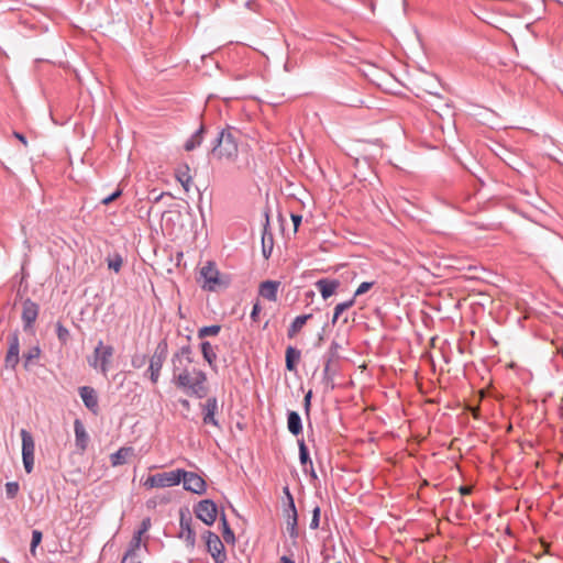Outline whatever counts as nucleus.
<instances>
[{
	"mask_svg": "<svg viewBox=\"0 0 563 563\" xmlns=\"http://www.w3.org/2000/svg\"><path fill=\"white\" fill-rule=\"evenodd\" d=\"M194 362L192 349L189 344L181 346L176 351L170 360L172 364V382L185 394L198 399H202L208 395L207 374L197 368L189 369V365Z\"/></svg>",
	"mask_w": 563,
	"mask_h": 563,
	"instance_id": "1",
	"label": "nucleus"
},
{
	"mask_svg": "<svg viewBox=\"0 0 563 563\" xmlns=\"http://www.w3.org/2000/svg\"><path fill=\"white\" fill-rule=\"evenodd\" d=\"M238 134L239 131L232 126L222 129L214 140L211 154L218 159L235 161L239 154Z\"/></svg>",
	"mask_w": 563,
	"mask_h": 563,
	"instance_id": "2",
	"label": "nucleus"
},
{
	"mask_svg": "<svg viewBox=\"0 0 563 563\" xmlns=\"http://www.w3.org/2000/svg\"><path fill=\"white\" fill-rule=\"evenodd\" d=\"M200 277L203 279L202 288L208 291H216L219 288H225L229 285L228 279H223L214 262L208 261L200 269Z\"/></svg>",
	"mask_w": 563,
	"mask_h": 563,
	"instance_id": "3",
	"label": "nucleus"
},
{
	"mask_svg": "<svg viewBox=\"0 0 563 563\" xmlns=\"http://www.w3.org/2000/svg\"><path fill=\"white\" fill-rule=\"evenodd\" d=\"M184 474L180 473V468L173 470L169 472L156 473L150 475L143 483L144 487L151 488H164L179 485Z\"/></svg>",
	"mask_w": 563,
	"mask_h": 563,
	"instance_id": "4",
	"label": "nucleus"
},
{
	"mask_svg": "<svg viewBox=\"0 0 563 563\" xmlns=\"http://www.w3.org/2000/svg\"><path fill=\"white\" fill-rule=\"evenodd\" d=\"M113 352L114 350L111 345H104L100 340L95 347L92 355L88 357L89 366L95 369H99L103 375H107Z\"/></svg>",
	"mask_w": 563,
	"mask_h": 563,
	"instance_id": "5",
	"label": "nucleus"
},
{
	"mask_svg": "<svg viewBox=\"0 0 563 563\" xmlns=\"http://www.w3.org/2000/svg\"><path fill=\"white\" fill-rule=\"evenodd\" d=\"M21 439H22V461L24 470L27 474L32 473L34 468V452H35V443L32 434L25 430H21Z\"/></svg>",
	"mask_w": 563,
	"mask_h": 563,
	"instance_id": "6",
	"label": "nucleus"
},
{
	"mask_svg": "<svg viewBox=\"0 0 563 563\" xmlns=\"http://www.w3.org/2000/svg\"><path fill=\"white\" fill-rule=\"evenodd\" d=\"M203 538L206 540L207 551L211 554L214 563H224L227 561V554L223 542L219 536L208 530Z\"/></svg>",
	"mask_w": 563,
	"mask_h": 563,
	"instance_id": "7",
	"label": "nucleus"
},
{
	"mask_svg": "<svg viewBox=\"0 0 563 563\" xmlns=\"http://www.w3.org/2000/svg\"><path fill=\"white\" fill-rule=\"evenodd\" d=\"M8 344L9 347L4 357V366L5 368L15 371L20 362V338L18 331H13L8 335Z\"/></svg>",
	"mask_w": 563,
	"mask_h": 563,
	"instance_id": "8",
	"label": "nucleus"
},
{
	"mask_svg": "<svg viewBox=\"0 0 563 563\" xmlns=\"http://www.w3.org/2000/svg\"><path fill=\"white\" fill-rule=\"evenodd\" d=\"M195 514L207 526H212L217 520L218 508L213 500H200L195 507Z\"/></svg>",
	"mask_w": 563,
	"mask_h": 563,
	"instance_id": "9",
	"label": "nucleus"
},
{
	"mask_svg": "<svg viewBox=\"0 0 563 563\" xmlns=\"http://www.w3.org/2000/svg\"><path fill=\"white\" fill-rule=\"evenodd\" d=\"M180 473L184 474L181 482L186 490L197 495H202L206 493L207 484L200 475L194 472L185 471L183 468H180Z\"/></svg>",
	"mask_w": 563,
	"mask_h": 563,
	"instance_id": "10",
	"label": "nucleus"
},
{
	"mask_svg": "<svg viewBox=\"0 0 563 563\" xmlns=\"http://www.w3.org/2000/svg\"><path fill=\"white\" fill-rule=\"evenodd\" d=\"M201 410H202V422L203 424L208 426L211 424L218 429H220V423L218 419L216 418V413L218 412L219 406H218V399L217 397H209L207 398L205 404H201Z\"/></svg>",
	"mask_w": 563,
	"mask_h": 563,
	"instance_id": "11",
	"label": "nucleus"
},
{
	"mask_svg": "<svg viewBox=\"0 0 563 563\" xmlns=\"http://www.w3.org/2000/svg\"><path fill=\"white\" fill-rule=\"evenodd\" d=\"M192 518L188 511H180V532L179 538L184 539L189 547H194L196 543V532L191 528Z\"/></svg>",
	"mask_w": 563,
	"mask_h": 563,
	"instance_id": "12",
	"label": "nucleus"
},
{
	"mask_svg": "<svg viewBox=\"0 0 563 563\" xmlns=\"http://www.w3.org/2000/svg\"><path fill=\"white\" fill-rule=\"evenodd\" d=\"M38 305L32 301L30 298L25 299L22 305V322L24 330H29L33 327L38 316Z\"/></svg>",
	"mask_w": 563,
	"mask_h": 563,
	"instance_id": "13",
	"label": "nucleus"
},
{
	"mask_svg": "<svg viewBox=\"0 0 563 563\" xmlns=\"http://www.w3.org/2000/svg\"><path fill=\"white\" fill-rule=\"evenodd\" d=\"M340 285V280L335 278H320L314 283L316 288L324 300L333 296Z\"/></svg>",
	"mask_w": 563,
	"mask_h": 563,
	"instance_id": "14",
	"label": "nucleus"
},
{
	"mask_svg": "<svg viewBox=\"0 0 563 563\" xmlns=\"http://www.w3.org/2000/svg\"><path fill=\"white\" fill-rule=\"evenodd\" d=\"M286 512V522H287V530L289 533V537L291 539L298 538V512L296 509L295 500H290V503H287V507L285 509Z\"/></svg>",
	"mask_w": 563,
	"mask_h": 563,
	"instance_id": "15",
	"label": "nucleus"
},
{
	"mask_svg": "<svg viewBox=\"0 0 563 563\" xmlns=\"http://www.w3.org/2000/svg\"><path fill=\"white\" fill-rule=\"evenodd\" d=\"M280 282L278 280H264L258 286V295L268 301H277Z\"/></svg>",
	"mask_w": 563,
	"mask_h": 563,
	"instance_id": "16",
	"label": "nucleus"
},
{
	"mask_svg": "<svg viewBox=\"0 0 563 563\" xmlns=\"http://www.w3.org/2000/svg\"><path fill=\"white\" fill-rule=\"evenodd\" d=\"M79 395L85 407L92 413L97 415L99 410V404L96 390L90 386H82L79 388Z\"/></svg>",
	"mask_w": 563,
	"mask_h": 563,
	"instance_id": "17",
	"label": "nucleus"
},
{
	"mask_svg": "<svg viewBox=\"0 0 563 563\" xmlns=\"http://www.w3.org/2000/svg\"><path fill=\"white\" fill-rule=\"evenodd\" d=\"M74 431H75L76 448L81 452L86 451L88 443H89V435H88L81 420L76 419L74 421Z\"/></svg>",
	"mask_w": 563,
	"mask_h": 563,
	"instance_id": "18",
	"label": "nucleus"
},
{
	"mask_svg": "<svg viewBox=\"0 0 563 563\" xmlns=\"http://www.w3.org/2000/svg\"><path fill=\"white\" fill-rule=\"evenodd\" d=\"M175 177L181 184L184 190L186 192L189 191L190 185L192 183V177L190 174V167L188 164H181L175 169Z\"/></svg>",
	"mask_w": 563,
	"mask_h": 563,
	"instance_id": "19",
	"label": "nucleus"
},
{
	"mask_svg": "<svg viewBox=\"0 0 563 563\" xmlns=\"http://www.w3.org/2000/svg\"><path fill=\"white\" fill-rule=\"evenodd\" d=\"M200 349L205 361L212 369H217V352L216 347L209 341H202Z\"/></svg>",
	"mask_w": 563,
	"mask_h": 563,
	"instance_id": "20",
	"label": "nucleus"
},
{
	"mask_svg": "<svg viewBox=\"0 0 563 563\" xmlns=\"http://www.w3.org/2000/svg\"><path fill=\"white\" fill-rule=\"evenodd\" d=\"M311 318L312 313L297 316L287 329V336L289 339L295 338Z\"/></svg>",
	"mask_w": 563,
	"mask_h": 563,
	"instance_id": "21",
	"label": "nucleus"
},
{
	"mask_svg": "<svg viewBox=\"0 0 563 563\" xmlns=\"http://www.w3.org/2000/svg\"><path fill=\"white\" fill-rule=\"evenodd\" d=\"M287 428L288 431L295 437H298L299 434L302 433V421L301 417L297 411H288Z\"/></svg>",
	"mask_w": 563,
	"mask_h": 563,
	"instance_id": "22",
	"label": "nucleus"
},
{
	"mask_svg": "<svg viewBox=\"0 0 563 563\" xmlns=\"http://www.w3.org/2000/svg\"><path fill=\"white\" fill-rule=\"evenodd\" d=\"M267 227L268 221L266 222V225L264 227L262 233V254L265 260H268L271 257L274 249L273 234L268 231Z\"/></svg>",
	"mask_w": 563,
	"mask_h": 563,
	"instance_id": "23",
	"label": "nucleus"
},
{
	"mask_svg": "<svg viewBox=\"0 0 563 563\" xmlns=\"http://www.w3.org/2000/svg\"><path fill=\"white\" fill-rule=\"evenodd\" d=\"M148 362H150V364H148V368H147L146 373L148 374V377H150V380L152 382V384L155 385V384H157V382L159 379L161 372H162L165 361L157 360V358L151 356Z\"/></svg>",
	"mask_w": 563,
	"mask_h": 563,
	"instance_id": "24",
	"label": "nucleus"
},
{
	"mask_svg": "<svg viewBox=\"0 0 563 563\" xmlns=\"http://www.w3.org/2000/svg\"><path fill=\"white\" fill-rule=\"evenodd\" d=\"M42 350L38 344L31 346L26 352L23 353V366L27 371L35 362L40 358Z\"/></svg>",
	"mask_w": 563,
	"mask_h": 563,
	"instance_id": "25",
	"label": "nucleus"
},
{
	"mask_svg": "<svg viewBox=\"0 0 563 563\" xmlns=\"http://www.w3.org/2000/svg\"><path fill=\"white\" fill-rule=\"evenodd\" d=\"M300 356L301 352L298 349L288 346L285 355L286 368L290 372L295 371L297 363L300 361Z\"/></svg>",
	"mask_w": 563,
	"mask_h": 563,
	"instance_id": "26",
	"label": "nucleus"
},
{
	"mask_svg": "<svg viewBox=\"0 0 563 563\" xmlns=\"http://www.w3.org/2000/svg\"><path fill=\"white\" fill-rule=\"evenodd\" d=\"M205 126L201 124L199 129L186 141L184 148L187 152L194 151L203 140Z\"/></svg>",
	"mask_w": 563,
	"mask_h": 563,
	"instance_id": "27",
	"label": "nucleus"
},
{
	"mask_svg": "<svg viewBox=\"0 0 563 563\" xmlns=\"http://www.w3.org/2000/svg\"><path fill=\"white\" fill-rule=\"evenodd\" d=\"M132 453V448H120L118 451L110 455L112 466H119L126 463L128 456Z\"/></svg>",
	"mask_w": 563,
	"mask_h": 563,
	"instance_id": "28",
	"label": "nucleus"
},
{
	"mask_svg": "<svg viewBox=\"0 0 563 563\" xmlns=\"http://www.w3.org/2000/svg\"><path fill=\"white\" fill-rule=\"evenodd\" d=\"M298 449L300 464L302 465L303 473H307L308 465L312 464V461L309 456V451L303 439L298 440Z\"/></svg>",
	"mask_w": 563,
	"mask_h": 563,
	"instance_id": "29",
	"label": "nucleus"
},
{
	"mask_svg": "<svg viewBox=\"0 0 563 563\" xmlns=\"http://www.w3.org/2000/svg\"><path fill=\"white\" fill-rule=\"evenodd\" d=\"M355 303V300L354 298H351L346 301H343V302H340L338 303L335 307H334V311H333V316H332V320H331V323L334 325L340 316L347 309H350L353 305Z\"/></svg>",
	"mask_w": 563,
	"mask_h": 563,
	"instance_id": "30",
	"label": "nucleus"
},
{
	"mask_svg": "<svg viewBox=\"0 0 563 563\" xmlns=\"http://www.w3.org/2000/svg\"><path fill=\"white\" fill-rule=\"evenodd\" d=\"M221 526H222V537H223L224 542H227L229 544H234L235 536H234V532L232 531V529L230 528V525H229L224 514L221 516Z\"/></svg>",
	"mask_w": 563,
	"mask_h": 563,
	"instance_id": "31",
	"label": "nucleus"
},
{
	"mask_svg": "<svg viewBox=\"0 0 563 563\" xmlns=\"http://www.w3.org/2000/svg\"><path fill=\"white\" fill-rule=\"evenodd\" d=\"M167 354H168V344H167V341L165 339H163L157 343L152 357H155V358L162 360V361H166Z\"/></svg>",
	"mask_w": 563,
	"mask_h": 563,
	"instance_id": "32",
	"label": "nucleus"
},
{
	"mask_svg": "<svg viewBox=\"0 0 563 563\" xmlns=\"http://www.w3.org/2000/svg\"><path fill=\"white\" fill-rule=\"evenodd\" d=\"M56 335L59 342L65 345L70 338V332L62 322L58 321L56 323Z\"/></svg>",
	"mask_w": 563,
	"mask_h": 563,
	"instance_id": "33",
	"label": "nucleus"
},
{
	"mask_svg": "<svg viewBox=\"0 0 563 563\" xmlns=\"http://www.w3.org/2000/svg\"><path fill=\"white\" fill-rule=\"evenodd\" d=\"M221 330V327L219 324H212V325H206L198 330V336L200 339H203L206 336L210 335H217Z\"/></svg>",
	"mask_w": 563,
	"mask_h": 563,
	"instance_id": "34",
	"label": "nucleus"
},
{
	"mask_svg": "<svg viewBox=\"0 0 563 563\" xmlns=\"http://www.w3.org/2000/svg\"><path fill=\"white\" fill-rule=\"evenodd\" d=\"M42 539H43L42 531H40V530H33L32 531V540H31V545H30V552H31V554L33 556L36 555V548L41 543Z\"/></svg>",
	"mask_w": 563,
	"mask_h": 563,
	"instance_id": "35",
	"label": "nucleus"
},
{
	"mask_svg": "<svg viewBox=\"0 0 563 563\" xmlns=\"http://www.w3.org/2000/svg\"><path fill=\"white\" fill-rule=\"evenodd\" d=\"M107 262H108V267L110 269H113L115 273L120 272L122 264H123V260L120 254H115L113 257L108 258Z\"/></svg>",
	"mask_w": 563,
	"mask_h": 563,
	"instance_id": "36",
	"label": "nucleus"
},
{
	"mask_svg": "<svg viewBox=\"0 0 563 563\" xmlns=\"http://www.w3.org/2000/svg\"><path fill=\"white\" fill-rule=\"evenodd\" d=\"M146 361H147V356L145 354L136 353V354L132 355V357H131V365L134 368H141L146 364Z\"/></svg>",
	"mask_w": 563,
	"mask_h": 563,
	"instance_id": "37",
	"label": "nucleus"
},
{
	"mask_svg": "<svg viewBox=\"0 0 563 563\" xmlns=\"http://www.w3.org/2000/svg\"><path fill=\"white\" fill-rule=\"evenodd\" d=\"M121 563H141L137 551L128 549Z\"/></svg>",
	"mask_w": 563,
	"mask_h": 563,
	"instance_id": "38",
	"label": "nucleus"
},
{
	"mask_svg": "<svg viewBox=\"0 0 563 563\" xmlns=\"http://www.w3.org/2000/svg\"><path fill=\"white\" fill-rule=\"evenodd\" d=\"M20 486L18 482H8L5 484V494L8 498H14L19 493Z\"/></svg>",
	"mask_w": 563,
	"mask_h": 563,
	"instance_id": "39",
	"label": "nucleus"
},
{
	"mask_svg": "<svg viewBox=\"0 0 563 563\" xmlns=\"http://www.w3.org/2000/svg\"><path fill=\"white\" fill-rule=\"evenodd\" d=\"M374 285H375V282H363L356 288V290H355V292H354L352 298L355 299L357 296H361V295L367 292Z\"/></svg>",
	"mask_w": 563,
	"mask_h": 563,
	"instance_id": "40",
	"label": "nucleus"
},
{
	"mask_svg": "<svg viewBox=\"0 0 563 563\" xmlns=\"http://www.w3.org/2000/svg\"><path fill=\"white\" fill-rule=\"evenodd\" d=\"M320 525V507L316 506L312 510V518L310 521V529L316 530Z\"/></svg>",
	"mask_w": 563,
	"mask_h": 563,
	"instance_id": "41",
	"label": "nucleus"
},
{
	"mask_svg": "<svg viewBox=\"0 0 563 563\" xmlns=\"http://www.w3.org/2000/svg\"><path fill=\"white\" fill-rule=\"evenodd\" d=\"M141 543H142V536H140V533L134 532V534L129 543L128 549L133 550V551H139L141 549Z\"/></svg>",
	"mask_w": 563,
	"mask_h": 563,
	"instance_id": "42",
	"label": "nucleus"
},
{
	"mask_svg": "<svg viewBox=\"0 0 563 563\" xmlns=\"http://www.w3.org/2000/svg\"><path fill=\"white\" fill-rule=\"evenodd\" d=\"M152 526V522H151V518L150 517H146L142 520L139 529L135 531V533H140V536L143 537V534H145L150 528Z\"/></svg>",
	"mask_w": 563,
	"mask_h": 563,
	"instance_id": "43",
	"label": "nucleus"
},
{
	"mask_svg": "<svg viewBox=\"0 0 563 563\" xmlns=\"http://www.w3.org/2000/svg\"><path fill=\"white\" fill-rule=\"evenodd\" d=\"M122 195V189L121 188H118L115 191H113L111 195L104 197L102 200H101V203L104 205V206H108L110 205L112 201H114L115 199H118L120 196Z\"/></svg>",
	"mask_w": 563,
	"mask_h": 563,
	"instance_id": "44",
	"label": "nucleus"
},
{
	"mask_svg": "<svg viewBox=\"0 0 563 563\" xmlns=\"http://www.w3.org/2000/svg\"><path fill=\"white\" fill-rule=\"evenodd\" d=\"M339 349H340V344L336 341H332L330 346H329V351H328V353H327V355L324 357L325 358L327 357H332V360H333L334 357L338 356Z\"/></svg>",
	"mask_w": 563,
	"mask_h": 563,
	"instance_id": "45",
	"label": "nucleus"
},
{
	"mask_svg": "<svg viewBox=\"0 0 563 563\" xmlns=\"http://www.w3.org/2000/svg\"><path fill=\"white\" fill-rule=\"evenodd\" d=\"M311 398H312V391H311V390H309V391L305 395V398H303L305 412H306V415H307L308 417H309V415H310Z\"/></svg>",
	"mask_w": 563,
	"mask_h": 563,
	"instance_id": "46",
	"label": "nucleus"
},
{
	"mask_svg": "<svg viewBox=\"0 0 563 563\" xmlns=\"http://www.w3.org/2000/svg\"><path fill=\"white\" fill-rule=\"evenodd\" d=\"M262 310V307L260 305L258 301H256L254 305H253V308H252V311H251V319L256 322L258 320V314Z\"/></svg>",
	"mask_w": 563,
	"mask_h": 563,
	"instance_id": "47",
	"label": "nucleus"
},
{
	"mask_svg": "<svg viewBox=\"0 0 563 563\" xmlns=\"http://www.w3.org/2000/svg\"><path fill=\"white\" fill-rule=\"evenodd\" d=\"M291 218V221L294 223V228H295V231H298V228L302 221V216L301 214H296V213H291L290 216Z\"/></svg>",
	"mask_w": 563,
	"mask_h": 563,
	"instance_id": "48",
	"label": "nucleus"
},
{
	"mask_svg": "<svg viewBox=\"0 0 563 563\" xmlns=\"http://www.w3.org/2000/svg\"><path fill=\"white\" fill-rule=\"evenodd\" d=\"M331 363H332V357H327L324 367H323V376L324 377L329 376Z\"/></svg>",
	"mask_w": 563,
	"mask_h": 563,
	"instance_id": "49",
	"label": "nucleus"
},
{
	"mask_svg": "<svg viewBox=\"0 0 563 563\" xmlns=\"http://www.w3.org/2000/svg\"><path fill=\"white\" fill-rule=\"evenodd\" d=\"M310 476L311 479L316 481L318 479L317 473L314 471L313 464L308 465V472L306 473Z\"/></svg>",
	"mask_w": 563,
	"mask_h": 563,
	"instance_id": "50",
	"label": "nucleus"
},
{
	"mask_svg": "<svg viewBox=\"0 0 563 563\" xmlns=\"http://www.w3.org/2000/svg\"><path fill=\"white\" fill-rule=\"evenodd\" d=\"M13 136L22 142L25 146L27 145L26 137L22 133L15 131L13 132Z\"/></svg>",
	"mask_w": 563,
	"mask_h": 563,
	"instance_id": "51",
	"label": "nucleus"
},
{
	"mask_svg": "<svg viewBox=\"0 0 563 563\" xmlns=\"http://www.w3.org/2000/svg\"><path fill=\"white\" fill-rule=\"evenodd\" d=\"M459 492L461 495L465 496V495H470L472 493V488L470 486H461L459 488Z\"/></svg>",
	"mask_w": 563,
	"mask_h": 563,
	"instance_id": "52",
	"label": "nucleus"
},
{
	"mask_svg": "<svg viewBox=\"0 0 563 563\" xmlns=\"http://www.w3.org/2000/svg\"><path fill=\"white\" fill-rule=\"evenodd\" d=\"M283 492H284V496H286L288 503H290V500H294V497H292L288 486H285Z\"/></svg>",
	"mask_w": 563,
	"mask_h": 563,
	"instance_id": "53",
	"label": "nucleus"
},
{
	"mask_svg": "<svg viewBox=\"0 0 563 563\" xmlns=\"http://www.w3.org/2000/svg\"><path fill=\"white\" fill-rule=\"evenodd\" d=\"M179 404L181 405L183 408L189 410L190 409V402L188 399H180L179 400Z\"/></svg>",
	"mask_w": 563,
	"mask_h": 563,
	"instance_id": "54",
	"label": "nucleus"
},
{
	"mask_svg": "<svg viewBox=\"0 0 563 563\" xmlns=\"http://www.w3.org/2000/svg\"><path fill=\"white\" fill-rule=\"evenodd\" d=\"M279 563H295V561L286 555L282 556L280 558V562Z\"/></svg>",
	"mask_w": 563,
	"mask_h": 563,
	"instance_id": "55",
	"label": "nucleus"
},
{
	"mask_svg": "<svg viewBox=\"0 0 563 563\" xmlns=\"http://www.w3.org/2000/svg\"><path fill=\"white\" fill-rule=\"evenodd\" d=\"M254 4H255V2H254V1H246V2H245V5H246L249 9H251V10H254Z\"/></svg>",
	"mask_w": 563,
	"mask_h": 563,
	"instance_id": "56",
	"label": "nucleus"
},
{
	"mask_svg": "<svg viewBox=\"0 0 563 563\" xmlns=\"http://www.w3.org/2000/svg\"><path fill=\"white\" fill-rule=\"evenodd\" d=\"M556 350H558V353H559V354L562 356V358H563V343H562L560 346H558V349H556Z\"/></svg>",
	"mask_w": 563,
	"mask_h": 563,
	"instance_id": "57",
	"label": "nucleus"
},
{
	"mask_svg": "<svg viewBox=\"0 0 563 563\" xmlns=\"http://www.w3.org/2000/svg\"><path fill=\"white\" fill-rule=\"evenodd\" d=\"M164 194H161L158 197L155 198V201H158L162 197H163Z\"/></svg>",
	"mask_w": 563,
	"mask_h": 563,
	"instance_id": "58",
	"label": "nucleus"
},
{
	"mask_svg": "<svg viewBox=\"0 0 563 563\" xmlns=\"http://www.w3.org/2000/svg\"><path fill=\"white\" fill-rule=\"evenodd\" d=\"M336 563H342V562H336Z\"/></svg>",
	"mask_w": 563,
	"mask_h": 563,
	"instance_id": "59",
	"label": "nucleus"
}]
</instances>
